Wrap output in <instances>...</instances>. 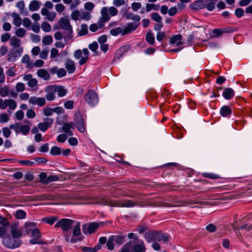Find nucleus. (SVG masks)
<instances>
[{
    "mask_svg": "<svg viewBox=\"0 0 252 252\" xmlns=\"http://www.w3.org/2000/svg\"><path fill=\"white\" fill-rule=\"evenodd\" d=\"M60 28L65 31L63 38L65 39H70L73 37L72 27L69 22L68 17H62L59 21Z\"/></svg>",
    "mask_w": 252,
    "mask_h": 252,
    "instance_id": "nucleus-1",
    "label": "nucleus"
},
{
    "mask_svg": "<svg viewBox=\"0 0 252 252\" xmlns=\"http://www.w3.org/2000/svg\"><path fill=\"white\" fill-rule=\"evenodd\" d=\"M2 243L6 247L10 249H14L19 247L22 242L19 239H15L10 235H7L3 238Z\"/></svg>",
    "mask_w": 252,
    "mask_h": 252,
    "instance_id": "nucleus-2",
    "label": "nucleus"
},
{
    "mask_svg": "<svg viewBox=\"0 0 252 252\" xmlns=\"http://www.w3.org/2000/svg\"><path fill=\"white\" fill-rule=\"evenodd\" d=\"M85 102L91 106H94L98 101V96L93 90H89L84 96Z\"/></svg>",
    "mask_w": 252,
    "mask_h": 252,
    "instance_id": "nucleus-3",
    "label": "nucleus"
},
{
    "mask_svg": "<svg viewBox=\"0 0 252 252\" xmlns=\"http://www.w3.org/2000/svg\"><path fill=\"white\" fill-rule=\"evenodd\" d=\"M75 221L69 219H62L58 221L55 225V227H61L63 232L68 231L74 222Z\"/></svg>",
    "mask_w": 252,
    "mask_h": 252,
    "instance_id": "nucleus-4",
    "label": "nucleus"
},
{
    "mask_svg": "<svg viewBox=\"0 0 252 252\" xmlns=\"http://www.w3.org/2000/svg\"><path fill=\"white\" fill-rule=\"evenodd\" d=\"M23 52V48L18 47L10 50L8 55V60L10 62H14L16 58L21 56Z\"/></svg>",
    "mask_w": 252,
    "mask_h": 252,
    "instance_id": "nucleus-5",
    "label": "nucleus"
},
{
    "mask_svg": "<svg viewBox=\"0 0 252 252\" xmlns=\"http://www.w3.org/2000/svg\"><path fill=\"white\" fill-rule=\"evenodd\" d=\"M8 107L11 110H14L17 107L16 102L12 99H7L3 100L0 98V109H5Z\"/></svg>",
    "mask_w": 252,
    "mask_h": 252,
    "instance_id": "nucleus-6",
    "label": "nucleus"
},
{
    "mask_svg": "<svg viewBox=\"0 0 252 252\" xmlns=\"http://www.w3.org/2000/svg\"><path fill=\"white\" fill-rule=\"evenodd\" d=\"M101 223H91L89 225L84 224L82 225V231L83 232L86 234L88 233L89 234H92L94 233L96 230L98 228L99 225Z\"/></svg>",
    "mask_w": 252,
    "mask_h": 252,
    "instance_id": "nucleus-7",
    "label": "nucleus"
},
{
    "mask_svg": "<svg viewBox=\"0 0 252 252\" xmlns=\"http://www.w3.org/2000/svg\"><path fill=\"white\" fill-rule=\"evenodd\" d=\"M155 242L162 241L163 243H166L169 240V236L161 231H155Z\"/></svg>",
    "mask_w": 252,
    "mask_h": 252,
    "instance_id": "nucleus-8",
    "label": "nucleus"
},
{
    "mask_svg": "<svg viewBox=\"0 0 252 252\" xmlns=\"http://www.w3.org/2000/svg\"><path fill=\"white\" fill-rule=\"evenodd\" d=\"M139 23L130 22L126 24L123 29L122 35L128 34L135 31L139 26Z\"/></svg>",
    "mask_w": 252,
    "mask_h": 252,
    "instance_id": "nucleus-9",
    "label": "nucleus"
},
{
    "mask_svg": "<svg viewBox=\"0 0 252 252\" xmlns=\"http://www.w3.org/2000/svg\"><path fill=\"white\" fill-rule=\"evenodd\" d=\"M71 129H74V123L72 122L64 123L62 126V130L68 136H72L73 133Z\"/></svg>",
    "mask_w": 252,
    "mask_h": 252,
    "instance_id": "nucleus-10",
    "label": "nucleus"
},
{
    "mask_svg": "<svg viewBox=\"0 0 252 252\" xmlns=\"http://www.w3.org/2000/svg\"><path fill=\"white\" fill-rule=\"evenodd\" d=\"M54 90V86H49L45 89V92L47 93L45 97L48 101H52L55 99L56 96L54 94L56 93Z\"/></svg>",
    "mask_w": 252,
    "mask_h": 252,
    "instance_id": "nucleus-11",
    "label": "nucleus"
},
{
    "mask_svg": "<svg viewBox=\"0 0 252 252\" xmlns=\"http://www.w3.org/2000/svg\"><path fill=\"white\" fill-rule=\"evenodd\" d=\"M29 102L33 105L37 104L41 107L45 104V99L44 97L32 96L30 98Z\"/></svg>",
    "mask_w": 252,
    "mask_h": 252,
    "instance_id": "nucleus-12",
    "label": "nucleus"
},
{
    "mask_svg": "<svg viewBox=\"0 0 252 252\" xmlns=\"http://www.w3.org/2000/svg\"><path fill=\"white\" fill-rule=\"evenodd\" d=\"M65 67L67 69L68 73H73L76 69L75 63L70 59H67L64 64Z\"/></svg>",
    "mask_w": 252,
    "mask_h": 252,
    "instance_id": "nucleus-13",
    "label": "nucleus"
},
{
    "mask_svg": "<svg viewBox=\"0 0 252 252\" xmlns=\"http://www.w3.org/2000/svg\"><path fill=\"white\" fill-rule=\"evenodd\" d=\"M36 225V223L33 222H26L23 227H21V229L23 232V235L28 234L31 231L32 228Z\"/></svg>",
    "mask_w": 252,
    "mask_h": 252,
    "instance_id": "nucleus-14",
    "label": "nucleus"
},
{
    "mask_svg": "<svg viewBox=\"0 0 252 252\" xmlns=\"http://www.w3.org/2000/svg\"><path fill=\"white\" fill-rule=\"evenodd\" d=\"M234 95L235 92L231 88H225L224 89L222 96L225 99L230 100L234 96Z\"/></svg>",
    "mask_w": 252,
    "mask_h": 252,
    "instance_id": "nucleus-15",
    "label": "nucleus"
},
{
    "mask_svg": "<svg viewBox=\"0 0 252 252\" xmlns=\"http://www.w3.org/2000/svg\"><path fill=\"white\" fill-rule=\"evenodd\" d=\"M182 38V35L180 34H178L177 35L171 37L170 38L169 43L170 44H176V46H179L183 44V43L181 41Z\"/></svg>",
    "mask_w": 252,
    "mask_h": 252,
    "instance_id": "nucleus-16",
    "label": "nucleus"
},
{
    "mask_svg": "<svg viewBox=\"0 0 252 252\" xmlns=\"http://www.w3.org/2000/svg\"><path fill=\"white\" fill-rule=\"evenodd\" d=\"M101 17H100V21L102 23H105L110 19V16L108 14V10L107 7H104L101 10Z\"/></svg>",
    "mask_w": 252,
    "mask_h": 252,
    "instance_id": "nucleus-17",
    "label": "nucleus"
},
{
    "mask_svg": "<svg viewBox=\"0 0 252 252\" xmlns=\"http://www.w3.org/2000/svg\"><path fill=\"white\" fill-rule=\"evenodd\" d=\"M80 223L79 222H77V224L73 227L72 229V237L74 238H76L78 237V238H83V236L81 235V230L80 228Z\"/></svg>",
    "mask_w": 252,
    "mask_h": 252,
    "instance_id": "nucleus-18",
    "label": "nucleus"
},
{
    "mask_svg": "<svg viewBox=\"0 0 252 252\" xmlns=\"http://www.w3.org/2000/svg\"><path fill=\"white\" fill-rule=\"evenodd\" d=\"M204 0H198L190 4V7L194 10H199L204 8Z\"/></svg>",
    "mask_w": 252,
    "mask_h": 252,
    "instance_id": "nucleus-19",
    "label": "nucleus"
},
{
    "mask_svg": "<svg viewBox=\"0 0 252 252\" xmlns=\"http://www.w3.org/2000/svg\"><path fill=\"white\" fill-rule=\"evenodd\" d=\"M37 75L44 80H48L50 76L48 72L45 69H40L37 71Z\"/></svg>",
    "mask_w": 252,
    "mask_h": 252,
    "instance_id": "nucleus-20",
    "label": "nucleus"
},
{
    "mask_svg": "<svg viewBox=\"0 0 252 252\" xmlns=\"http://www.w3.org/2000/svg\"><path fill=\"white\" fill-rule=\"evenodd\" d=\"M231 112L232 111L231 108L229 106L226 105L222 106L220 110V115L224 117H229Z\"/></svg>",
    "mask_w": 252,
    "mask_h": 252,
    "instance_id": "nucleus-21",
    "label": "nucleus"
},
{
    "mask_svg": "<svg viewBox=\"0 0 252 252\" xmlns=\"http://www.w3.org/2000/svg\"><path fill=\"white\" fill-rule=\"evenodd\" d=\"M11 233L12 237L14 238L15 239H19L22 235V232L19 231L18 228L16 225H12L11 226Z\"/></svg>",
    "mask_w": 252,
    "mask_h": 252,
    "instance_id": "nucleus-22",
    "label": "nucleus"
},
{
    "mask_svg": "<svg viewBox=\"0 0 252 252\" xmlns=\"http://www.w3.org/2000/svg\"><path fill=\"white\" fill-rule=\"evenodd\" d=\"M125 16L126 19L132 20L134 21V23H139V22L140 20V17L139 15H134L132 12H126Z\"/></svg>",
    "mask_w": 252,
    "mask_h": 252,
    "instance_id": "nucleus-23",
    "label": "nucleus"
},
{
    "mask_svg": "<svg viewBox=\"0 0 252 252\" xmlns=\"http://www.w3.org/2000/svg\"><path fill=\"white\" fill-rule=\"evenodd\" d=\"M54 92L58 93V95L60 97H63L66 95L67 91L63 88V86H54Z\"/></svg>",
    "mask_w": 252,
    "mask_h": 252,
    "instance_id": "nucleus-24",
    "label": "nucleus"
},
{
    "mask_svg": "<svg viewBox=\"0 0 252 252\" xmlns=\"http://www.w3.org/2000/svg\"><path fill=\"white\" fill-rule=\"evenodd\" d=\"M71 234L67 233V232H65V233L64 234V237L65 238V240L66 242H71L72 243H76L78 241H81L82 240V238H74L72 237L71 238H70Z\"/></svg>",
    "mask_w": 252,
    "mask_h": 252,
    "instance_id": "nucleus-25",
    "label": "nucleus"
},
{
    "mask_svg": "<svg viewBox=\"0 0 252 252\" xmlns=\"http://www.w3.org/2000/svg\"><path fill=\"white\" fill-rule=\"evenodd\" d=\"M40 6V2L37 0H32L29 4V10L31 11L37 10Z\"/></svg>",
    "mask_w": 252,
    "mask_h": 252,
    "instance_id": "nucleus-26",
    "label": "nucleus"
},
{
    "mask_svg": "<svg viewBox=\"0 0 252 252\" xmlns=\"http://www.w3.org/2000/svg\"><path fill=\"white\" fill-rule=\"evenodd\" d=\"M12 16L13 18V23L17 27H20L22 23V19L20 18L19 15L15 12L12 14Z\"/></svg>",
    "mask_w": 252,
    "mask_h": 252,
    "instance_id": "nucleus-27",
    "label": "nucleus"
},
{
    "mask_svg": "<svg viewBox=\"0 0 252 252\" xmlns=\"http://www.w3.org/2000/svg\"><path fill=\"white\" fill-rule=\"evenodd\" d=\"M112 236L114 240V242L118 245L122 244L126 240V236L121 235Z\"/></svg>",
    "mask_w": 252,
    "mask_h": 252,
    "instance_id": "nucleus-28",
    "label": "nucleus"
},
{
    "mask_svg": "<svg viewBox=\"0 0 252 252\" xmlns=\"http://www.w3.org/2000/svg\"><path fill=\"white\" fill-rule=\"evenodd\" d=\"M204 8L206 7L209 11H212L215 8V2L212 0H204Z\"/></svg>",
    "mask_w": 252,
    "mask_h": 252,
    "instance_id": "nucleus-29",
    "label": "nucleus"
},
{
    "mask_svg": "<svg viewBox=\"0 0 252 252\" xmlns=\"http://www.w3.org/2000/svg\"><path fill=\"white\" fill-rule=\"evenodd\" d=\"M132 248L131 241L125 244L119 252H130Z\"/></svg>",
    "mask_w": 252,
    "mask_h": 252,
    "instance_id": "nucleus-30",
    "label": "nucleus"
},
{
    "mask_svg": "<svg viewBox=\"0 0 252 252\" xmlns=\"http://www.w3.org/2000/svg\"><path fill=\"white\" fill-rule=\"evenodd\" d=\"M143 242L142 244H136L133 247V251L135 252H145L146 249Z\"/></svg>",
    "mask_w": 252,
    "mask_h": 252,
    "instance_id": "nucleus-31",
    "label": "nucleus"
},
{
    "mask_svg": "<svg viewBox=\"0 0 252 252\" xmlns=\"http://www.w3.org/2000/svg\"><path fill=\"white\" fill-rule=\"evenodd\" d=\"M123 207H133L135 205V202L129 199L123 200Z\"/></svg>",
    "mask_w": 252,
    "mask_h": 252,
    "instance_id": "nucleus-32",
    "label": "nucleus"
},
{
    "mask_svg": "<svg viewBox=\"0 0 252 252\" xmlns=\"http://www.w3.org/2000/svg\"><path fill=\"white\" fill-rule=\"evenodd\" d=\"M62 153L61 149L57 146L52 147L50 150V153L52 155H60Z\"/></svg>",
    "mask_w": 252,
    "mask_h": 252,
    "instance_id": "nucleus-33",
    "label": "nucleus"
},
{
    "mask_svg": "<svg viewBox=\"0 0 252 252\" xmlns=\"http://www.w3.org/2000/svg\"><path fill=\"white\" fill-rule=\"evenodd\" d=\"M74 122H73V123H74V125H75V124L77 125L78 124L83 123V122H84V120L83 118L81 115L79 113H76L75 114L74 118Z\"/></svg>",
    "mask_w": 252,
    "mask_h": 252,
    "instance_id": "nucleus-34",
    "label": "nucleus"
},
{
    "mask_svg": "<svg viewBox=\"0 0 252 252\" xmlns=\"http://www.w3.org/2000/svg\"><path fill=\"white\" fill-rule=\"evenodd\" d=\"M20 40L15 36H13L10 39V45L14 48L20 47Z\"/></svg>",
    "mask_w": 252,
    "mask_h": 252,
    "instance_id": "nucleus-35",
    "label": "nucleus"
},
{
    "mask_svg": "<svg viewBox=\"0 0 252 252\" xmlns=\"http://www.w3.org/2000/svg\"><path fill=\"white\" fill-rule=\"evenodd\" d=\"M123 32V29L121 27H118L115 29H113L110 30V33L113 36H116L119 34L121 33L122 34V33Z\"/></svg>",
    "mask_w": 252,
    "mask_h": 252,
    "instance_id": "nucleus-36",
    "label": "nucleus"
},
{
    "mask_svg": "<svg viewBox=\"0 0 252 252\" xmlns=\"http://www.w3.org/2000/svg\"><path fill=\"white\" fill-rule=\"evenodd\" d=\"M58 220V218L55 216L50 218H44L43 219V220L44 222L49 224L50 225L53 224Z\"/></svg>",
    "mask_w": 252,
    "mask_h": 252,
    "instance_id": "nucleus-37",
    "label": "nucleus"
},
{
    "mask_svg": "<svg viewBox=\"0 0 252 252\" xmlns=\"http://www.w3.org/2000/svg\"><path fill=\"white\" fill-rule=\"evenodd\" d=\"M146 41L151 44L153 45L155 43V37L153 34L151 32H148L146 35Z\"/></svg>",
    "mask_w": 252,
    "mask_h": 252,
    "instance_id": "nucleus-38",
    "label": "nucleus"
},
{
    "mask_svg": "<svg viewBox=\"0 0 252 252\" xmlns=\"http://www.w3.org/2000/svg\"><path fill=\"white\" fill-rule=\"evenodd\" d=\"M88 32V26L86 24H82L81 26V29L78 32L80 36H83L87 34Z\"/></svg>",
    "mask_w": 252,
    "mask_h": 252,
    "instance_id": "nucleus-39",
    "label": "nucleus"
},
{
    "mask_svg": "<svg viewBox=\"0 0 252 252\" xmlns=\"http://www.w3.org/2000/svg\"><path fill=\"white\" fill-rule=\"evenodd\" d=\"M146 12H149L151 11L152 9H154L155 10H158L159 8V5L158 4H149L147 3L146 4Z\"/></svg>",
    "mask_w": 252,
    "mask_h": 252,
    "instance_id": "nucleus-40",
    "label": "nucleus"
},
{
    "mask_svg": "<svg viewBox=\"0 0 252 252\" xmlns=\"http://www.w3.org/2000/svg\"><path fill=\"white\" fill-rule=\"evenodd\" d=\"M26 215V212L22 210H18L15 213V217L18 219H23Z\"/></svg>",
    "mask_w": 252,
    "mask_h": 252,
    "instance_id": "nucleus-41",
    "label": "nucleus"
},
{
    "mask_svg": "<svg viewBox=\"0 0 252 252\" xmlns=\"http://www.w3.org/2000/svg\"><path fill=\"white\" fill-rule=\"evenodd\" d=\"M0 224L4 226V228L7 229L9 225V222L6 218L0 216Z\"/></svg>",
    "mask_w": 252,
    "mask_h": 252,
    "instance_id": "nucleus-42",
    "label": "nucleus"
},
{
    "mask_svg": "<svg viewBox=\"0 0 252 252\" xmlns=\"http://www.w3.org/2000/svg\"><path fill=\"white\" fill-rule=\"evenodd\" d=\"M202 176L204 177L207 178L211 179H219L220 177L218 175L214 174V173H203L202 174Z\"/></svg>",
    "mask_w": 252,
    "mask_h": 252,
    "instance_id": "nucleus-43",
    "label": "nucleus"
},
{
    "mask_svg": "<svg viewBox=\"0 0 252 252\" xmlns=\"http://www.w3.org/2000/svg\"><path fill=\"white\" fill-rule=\"evenodd\" d=\"M39 182L43 184H47L48 181V177L47 176V174L45 172H41L39 175Z\"/></svg>",
    "mask_w": 252,
    "mask_h": 252,
    "instance_id": "nucleus-44",
    "label": "nucleus"
},
{
    "mask_svg": "<svg viewBox=\"0 0 252 252\" xmlns=\"http://www.w3.org/2000/svg\"><path fill=\"white\" fill-rule=\"evenodd\" d=\"M113 242H114V240L113 239V238L112 236H111L108 239V241L106 243V246L107 247V248L109 250H112L114 249V244Z\"/></svg>",
    "mask_w": 252,
    "mask_h": 252,
    "instance_id": "nucleus-45",
    "label": "nucleus"
},
{
    "mask_svg": "<svg viewBox=\"0 0 252 252\" xmlns=\"http://www.w3.org/2000/svg\"><path fill=\"white\" fill-rule=\"evenodd\" d=\"M151 19L156 22L159 23L161 22L162 17L158 13L155 12L151 14Z\"/></svg>",
    "mask_w": 252,
    "mask_h": 252,
    "instance_id": "nucleus-46",
    "label": "nucleus"
},
{
    "mask_svg": "<svg viewBox=\"0 0 252 252\" xmlns=\"http://www.w3.org/2000/svg\"><path fill=\"white\" fill-rule=\"evenodd\" d=\"M30 130V127L27 125H22L20 126L19 133L21 132L24 135L27 134Z\"/></svg>",
    "mask_w": 252,
    "mask_h": 252,
    "instance_id": "nucleus-47",
    "label": "nucleus"
},
{
    "mask_svg": "<svg viewBox=\"0 0 252 252\" xmlns=\"http://www.w3.org/2000/svg\"><path fill=\"white\" fill-rule=\"evenodd\" d=\"M53 39L51 35H46L42 39V43L44 45H49L52 43Z\"/></svg>",
    "mask_w": 252,
    "mask_h": 252,
    "instance_id": "nucleus-48",
    "label": "nucleus"
},
{
    "mask_svg": "<svg viewBox=\"0 0 252 252\" xmlns=\"http://www.w3.org/2000/svg\"><path fill=\"white\" fill-rule=\"evenodd\" d=\"M9 88L7 86H4L0 89V95L5 97L8 94Z\"/></svg>",
    "mask_w": 252,
    "mask_h": 252,
    "instance_id": "nucleus-49",
    "label": "nucleus"
},
{
    "mask_svg": "<svg viewBox=\"0 0 252 252\" xmlns=\"http://www.w3.org/2000/svg\"><path fill=\"white\" fill-rule=\"evenodd\" d=\"M21 126L20 123H16L14 124L10 125L9 127L10 129H14L16 133H19Z\"/></svg>",
    "mask_w": 252,
    "mask_h": 252,
    "instance_id": "nucleus-50",
    "label": "nucleus"
},
{
    "mask_svg": "<svg viewBox=\"0 0 252 252\" xmlns=\"http://www.w3.org/2000/svg\"><path fill=\"white\" fill-rule=\"evenodd\" d=\"M26 30L23 28H19L15 32L16 35L20 37H23L26 34Z\"/></svg>",
    "mask_w": 252,
    "mask_h": 252,
    "instance_id": "nucleus-51",
    "label": "nucleus"
},
{
    "mask_svg": "<svg viewBox=\"0 0 252 252\" xmlns=\"http://www.w3.org/2000/svg\"><path fill=\"white\" fill-rule=\"evenodd\" d=\"M32 236L40 238L41 237V234L39 230L37 228H33L32 231Z\"/></svg>",
    "mask_w": 252,
    "mask_h": 252,
    "instance_id": "nucleus-52",
    "label": "nucleus"
},
{
    "mask_svg": "<svg viewBox=\"0 0 252 252\" xmlns=\"http://www.w3.org/2000/svg\"><path fill=\"white\" fill-rule=\"evenodd\" d=\"M41 28L45 32H49L51 31V26L46 22H45L41 24Z\"/></svg>",
    "mask_w": 252,
    "mask_h": 252,
    "instance_id": "nucleus-53",
    "label": "nucleus"
},
{
    "mask_svg": "<svg viewBox=\"0 0 252 252\" xmlns=\"http://www.w3.org/2000/svg\"><path fill=\"white\" fill-rule=\"evenodd\" d=\"M110 205L111 206L123 207V200L112 201L110 202Z\"/></svg>",
    "mask_w": 252,
    "mask_h": 252,
    "instance_id": "nucleus-54",
    "label": "nucleus"
},
{
    "mask_svg": "<svg viewBox=\"0 0 252 252\" xmlns=\"http://www.w3.org/2000/svg\"><path fill=\"white\" fill-rule=\"evenodd\" d=\"M91 16L90 14V13L88 12H82L80 14V18L81 19H84L86 21H88L91 19Z\"/></svg>",
    "mask_w": 252,
    "mask_h": 252,
    "instance_id": "nucleus-55",
    "label": "nucleus"
},
{
    "mask_svg": "<svg viewBox=\"0 0 252 252\" xmlns=\"http://www.w3.org/2000/svg\"><path fill=\"white\" fill-rule=\"evenodd\" d=\"M222 33H221V31L220 29H214L212 31V35L213 36L215 37H219L221 36Z\"/></svg>",
    "mask_w": 252,
    "mask_h": 252,
    "instance_id": "nucleus-56",
    "label": "nucleus"
},
{
    "mask_svg": "<svg viewBox=\"0 0 252 252\" xmlns=\"http://www.w3.org/2000/svg\"><path fill=\"white\" fill-rule=\"evenodd\" d=\"M23 25L26 28L29 29L31 26V21L28 18H25L23 20Z\"/></svg>",
    "mask_w": 252,
    "mask_h": 252,
    "instance_id": "nucleus-57",
    "label": "nucleus"
},
{
    "mask_svg": "<svg viewBox=\"0 0 252 252\" xmlns=\"http://www.w3.org/2000/svg\"><path fill=\"white\" fill-rule=\"evenodd\" d=\"M9 119L8 115L6 113H1L0 114V122L1 123H6Z\"/></svg>",
    "mask_w": 252,
    "mask_h": 252,
    "instance_id": "nucleus-58",
    "label": "nucleus"
},
{
    "mask_svg": "<svg viewBox=\"0 0 252 252\" xmlns=\"http://www.w3.org/2000/svg\"><path fill=\"white\" fill-rule=\"evenodd\" d=\"M64 107L66 109H72L74 106V101L73 100H67L64 103Z\"/></svg>",
    "mask_w": 252,
    "mask_h": 252,
    "instance_id": "nucleus-59",
    "label": "nucleus"
},
{
    "mask_svg": "<svg viewBox=\"0 0 252 252\" xmlns=\"http://www.w3.org/2000/svg\"><path fill=\"white\" fill-rule=\"evenodd\" d=\"M244 11L241 8H237L235 11V14L237 18H241L244 15Z\"/></svg>",
    "mask_w": 252,
    "mask_h": 252,
    "instance_id": "nucleus-60",
    "label": "nucleus"
},
{
    "mask_svg": "<svg viewBox=\"0 0 252 252\" xmlns=\"http://www.w3.org/2000/svg\"><path fill=\"white\" fill-rule=\"evenodd\" d=\"M166 37V34L164 32H158L157 34V39L158 41L161 42Z\"/></svg>",
    "mask_w": 252,
    "mask_h": 252,
    "instance_id": "nucleus-61",
    "label": "nucleus"
},
{
    "mask_svg": "<svg viewBox=\"0 0 252 252\" xmlns=\"http://www.w3.org/2000/svg\"><path fill=\"white\" fill-rule=\"evenodd\" d=\"M98 45L96 41L93 42L89 45V49L93 52H95L98 49Z\"/></svg>",
    "mask_w": 252,
    "mask_h": 252,
    "instance_id": "nucleus-62",
    "label": "nucleus"
},
{
    "mask_svg": "<svg viewBox=\"0 0 252 252\" xmlns=\"http://www.w3.org/2000/svg\"><path fill=\"white\" fill-rule=\"evenodd\" d=\"M43 113L46 116H51L53 114V109L50 107H44L43 108Z\"/></svg>",
    "mask_w": 252,
    "mask_h": 252,
    "instance_id": "nucleus-63",
    "label": "nucleus"
},
{
    "mask_svg": "<svg viewBox=\"0 0 252 252\" xmlns=\"http://www.w3.org/2000/svg\"><path fill=\"white\" fill-rule=\"evenodd\" d=\"M80 249L83 252H95V249L94 247H81Z\"/></svg>",
    "mask_w": 252,
    "mask_h": 252,
    "instance_id": "nucleus-64",
    "label": "nucleus"
}]
</instances>
